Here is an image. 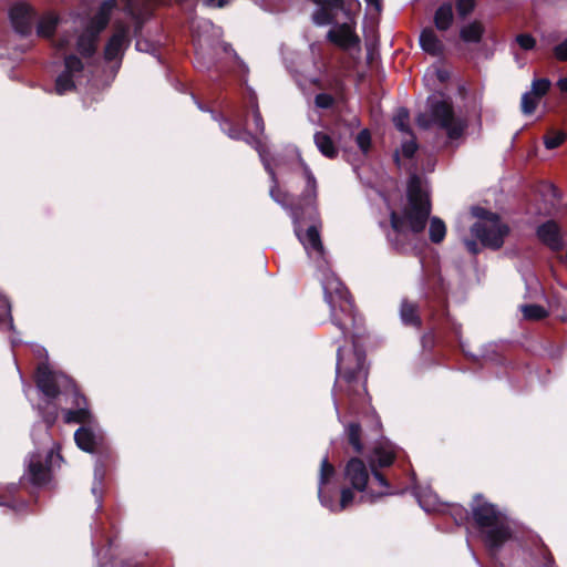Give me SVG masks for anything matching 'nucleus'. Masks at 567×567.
Instances as JSON below:
<instances>
[{
	"label": "nucleus",
	"instance_id": "1",
	"mask_svg": "<svg viewBox=\"0 0 567 567\" xmlns=\"http://www.w3.org/2000/svg\"><path fill=\"white\" fill-rule=\"evenodd\" d=\"M221 130L233 140H243L252 146L259 154L265 169L274 183L270 188V197L286 209L293 224V233L302 245L309 260L322 274L321 285L324 300L330 309V320L344 337L350 324L355 323L353 305L349 292L339 278L329 269L327 250L321 240V220L316 207L317 182L309 167L303 164L306 186L298 205L291 206L286 193H281L274 168L268 158V150L265 143L245 130L233 127L228 122L221 124Z\"/></svg>",
	"mask_w": 567,
	"mask_h": 567
},
{
	"label": "nucleus",
	"instance_id": "2",
	"mask_svg": "<svg viewBox=\"0 0 567 567\" xmlns=\"http://www.w3.org/2000/svg\"><path fill=\"white\" fill-rule=\"evenodd\" d=\"M37 386L49 399H55L62 392L73 393L74 409L64 411L65 423H81L74 433L79 449L95 453L103 445L104 434L87 409L86 399L81 395L73 381L62 372H54L47 361L39 363L37 369Z\"/></svg>",
	"mask_w": 567,
	"mask_h": 567
},
{
	"label": "nucleus",
	"instance_id": "3",
	"mask_svg": "<svg viewBox=\"0 0 567 567\" xmlns=\"http://www.w3.org/2000/svg\"><path fill=\"white\" fill-rule=\"evenodd\" d=\"M394 458L395 447L388 441L380 442L370 454L371 473L374 482L382 488L380 491H374L372 486L368 487L370 474L362 460L352 457L348 461L343 472L344 480L353 489L362 493L360 502L374 503L382 496L394 494L390 491L386 478L378 471V468L390 466Z\"/></svg>",
	"mask_w": 567,
	"mask_h": 567
},
{
	"label": "nucleus",
	"instance_id": "4",
	"mask_svg": "<svg viewBox=\"0 0 567 567\" xmlns=\"http://www.w3.org/2000/svg\"><path fill=\"white\" fill-rule=\"evenodd\" d=\"M431 214V203L426 183L417 175H412L408 183V205L402 215L391 212V226L395 238L392 239L396 249L406 251L408 247L402 243L421 233Z\"/></svg>",
	"mask_w": 567,
	"mask_h": 567
},
{
	"label": "nucleus",
	"instance_id": "5",
	"mask_svg": "<svg viewBox=\"0 0 567 567\" xmlns=\"http://www.w3.org/2000/svg\"><path fill=\"white\" fill-rule=\"evenodd\" d=\"M472 514L486 547L495 555L512 538L513 532L508 518L481 496L474 498Z\"/></svg>",
	"mask_w": 567,
	"mask_h": 567
},
{
	"label": "nucleus",
	"instance_id": "6",
	"mask_svg": "<svg viewBox=\"0 0 567 567\" xmlns=\"http://www.w3.org/2000/svg\"><path fill=\"white\" fill-rule=\"evenodd\" d=\"M427 112L416 117L417 125L422 128L437 126L444 130L451 140L461 137L467 127V121L457 115L450 100L442 95L433 94L427 99Z\"/></svg>",
	"mask_w": 567,
	"mask_h": 567
},
{
	"label": "nucleus",
	"instance_id": "7",
	"mask_svg": "<svg viewBox=\"0 0 567 567\" xmlns=\"http://www.w3.org/2000/svg\"><path fill=\"white\" fill-rule=\"evenodd\" d=\"M367 377L368 369L364 353L354 347L353 351L346 355L344 350L339 347L336 386L341 388L342 383H346L349 395H361V393L367 392Z\"/></svg>",
	"mask_w": 567,
	"mask_h": 567
},
{
	"label": "nucleus",
	"instance_id": "8",
	"mask_svg": "<svg viewBox=\"0 0 567 567\" xmlns=\"http://www.w3.org/2000/svg\"><path fill=\"white\" fill-rule=\"evenodd\" d=\"M472 214L478 220L471 227V233L483 246L498 249L504 245L509 227L503 223L499 216L483 207H473Z\"/></svg>",
	"mask_w": 567,
	"mask_h": 567
},
{
	"label": "nucleus",
	"instance_id": "9",
	"mask_svg": "<svg viewBox=\"0 0 567 567\" xmlns=\"http://www.w3.org/2000/svg\"><path fill=\"white\" fill-rule=\"evenodd\" d=\"M61 461L62 456L54 446L45 450L37 449L25 458L21 480L37 487L44 486L51 481L53 467Z\"/></svg>",
	"mask_w": 567,
	"mask_h": 567
},
{
	"label": "nucleus",
	"instance_id": "10",
	"mask_svg": "<svg viewBox=\"0 0 567 567\" xmlns=\"http://www.w3.org/2000/svg\"><path fill=\"white\" fill-rule=\"evenodd\" d=\"M116 7L115 0H104L97 13L76 38V49L85 58L95 53L99 34L107 25L110 17Z\"/></svg>",
	"mask_w": 567,
	"mask_h": 567
},
{
	"label": "nucleus",
	"instance_id": "11",
	"mask_svg": "<svg viewBox=\"0 0 567 567\" xmlns=\"http://www.w3.org/2000/svg\"><path fill=\"white\" fill-rule=\"evenodd\" d=\"M337 472L324 456L320 462L318 477V497L322 506H332V495L336 493Z\"/></svg>",
	"mask_w": 567,
	"mask_h": 567
},
{
	"label": "nucleus",
	"instance_id": "12",
	"mask_svg": "<svg viewBox=\"0 0 567 567\" xmlns=\"http://www.w3.org/2000/svg\"><path fill=\"white\" fill-rule=\"evenodd\" d=\"M65 70L56 78L55 92L63 95L75 86V80L81 75L83 64L81 60L71 54L64 59Z\"/></svg>",
	"mask_w": 567,
	"mask_h": 567
},
{
	"label": "nucleus",
	"instance_id": "13",
	"mask_svg": "<svg viewBox=\"0 0 567 567\" xmlns=\"http://www.w3.org/2000/svg\"><path fill=\"white\" fill-rule=\"evenodd\" d=\"M130 27L126 24H116L113 35L105 45V60H121L125 50L130 47Z\"/></svg>",
	"mask_w": 567,
	"mask_h": 567
},
{
	"label": "nucleus",
	"instance_id": "14",
	"mask_svg": "<svg viewBox=\"0 0 567 567\" xmlns=\"http://www.w3.org/2000/svg\"><path fill=\"white\" fill-rule=\"evenodd\" d=\"M10 20L18 33L29 34L33 28L35 12L27 3H17L10 9Z\"/></svg>",
	"mask_w": 567,
	"mask_h": 567
},
{
	"label": "nucleus",
	"instance_id": "15",
	"mask_svg": "<svg viewBox=\"0 0 567 567\" xmlns=\"http://www.w3.org/2000/svg\"><path fill=\"white\" fill-rule=\"evenodd\" d=\"M190 28L196 37L199 50H204L205 47H212L213 41L221 37V30L206 19L194 20Z\"/></svg>",
	"mask_w": 567,
	"mask_h": 567
},
{
	"label": "nucleus",
	"instance_id": "16",
	"mask_svg": "<svg viewBox=\"0 0 567 567\" xmlns=\"http://www.w3.org/2000/svg\"><path fill=\"white\" fill-rule=\"evenodd\" d=\"M328 39L342 49H351L359 43V38L354 33L353 22L351 21L331 28L328 32Z\"/></svg>",
	"mask_w": 567,
	"mask_h": 567
},
{
	"label": "nucleus",
	"instance_id": "17",
	"mask_svg": "<svg viewBox=\"0 0 567 567\" xmlns=\"http://www.w3.org/2000/svg\"><path fill=\"white\" fill-rule=\"evenodd\" d=\"M317 9L312 19L317 25H326L333 21L336 11L343 10V0H313Z\"/></svg>",
	"mask_w": 567,
	"mask_h": 567
},
{
	"label": "nucleus",
	"instance_id": "18",
	"mask_svg": "<svg viewBox=\"0 0 567 567\" xmlns=\"http://www.w3.org/2000/svg\"><path fill=\"white\" fill-rule=\"evenodd\" d=\"M538 238L549 246L553 250H559L563 247L561 236L558 226L554 221H547L537 228Z\"/></svg>",
	"mask_w": 567,
	"mask_h": 567
},
{
	"label": "nucleus",
	"instance_id": "19",
	"mask_svg": "<svg viewBox=\"0 0 567 567\" xmlns=\"http://www.w3.org/2000/svg\"><path fill=\"white\" fill-rule=\"evenodd\" d=\"M422 50L433 56H440L444 52V44L431 28H425L420 34Z\"/></svg>",
	"mask_w": 567,
	"mask_h": 567
},
{
	"label": "nucleus",
	"instance_id": "20",
	"mask_svg": "<svg viewBox=\"0 0 567 567\" xmlns=\"http://www.w3.org/2000/svg\"><path fill=\"white\" fill-rule=\"evenodd\" d=\"M413 494L417 499L419 505L425 511V512H434L437 509L439 506V498L437 496L432 492L431 488H420L414 486L413 487Z\"/></svg>",
	"mask_w": 567,
	"mask_h": 567
},
{
	"label": "nucleus",
	"instance_id": "21",
	"mask_svg": "<svg viewBox=\"0 0 567 567\" xmlns=\"http://www.w3.org/2000/svg\"><path fill=\"white\" fill-rule=\"evenodd\" d=\"M454 14L451 3L440 6L434 14V23L437 30L446 31L453 23Z\"/></svg>",
	"mask_w": 567,
	"mask_h": 567
},
{
	"label": "nucleus",
	"instance_id": "22",
	"mask_svg": "<svg viewBox=\"0 0 567 567\" xmlns=\"http://www.w3.org/2000/svg\"><path fill=\"white\" fill-rule=\"evenodd\" d=\"M315 144L322 155L333 158L338 155V148L332 138L323 132H317L313 136Z\"/></svg>",
	"mask_w": 567,
	"mask_h": 567
},
{
	"label": "nucleus",
	"instance_id": "23",
	"mask_svg": "<svg viewBox=\"0 0 567 567\" xmlns=\"http://www.w3.org/2000/svg\"><path fill=\"white\" fill-rule=\"evenodd\" d=\"M483 24L478 21H473L462 27L460 37L466 43H478L483 37Z\"/></svg>",
	"mask_w": 567,
	"mask_h": 567
},
{
	"label": "nucleus",
	"instance_id": "24",
	"mask_svg": "<svg viewBox=\"0 0 567 567\" xmlns=\"http://www.w3.org/2000/svg\"><path fill=\"white\" fill-rule=\"evenodd\" d=\"M400 317L404 324L419 327L421 324L417 315L416 306L414 303L403 301L400 309Z\"/></svg>",
	"mask_w": 567,
	"mask_h": 567
},
{
	"label": "nucleus",
	"instance_id": "25",
	"mask_svg": "<svg viewBox=\"0 0 567 567\" xmlns=\"http://www.w3.org/2000/svg\"><path fill=\"white\" fill-rule=\"evenodd\" d=\"M446 235V226L444 221L439 217H432L430 219L429 236L432 243L440 244L443 241Z\"/></svg>",
	"mask_w": 567,
	"mask_h": 567
},
{
	"label": "nucleus",
	"instance_id": "26",
	"mask_svg": "<svg viewBox=\"0 0 567 567\" xmlns=\"http://www.w3.org/2000/svg\"><path fill=\"white\" fill-rule=\"evenodd\" d=\"M349 444L355 453H361L363 444L361 442V427L358 423H349L344 430Z\"/></svg>",
	"mask_w": 567,
	"mask_h": 567
},
{
	"label": "nucleus",
	"instance_id": "27",
	"mask_svg": "<svg viewBox=\"0 0 567 567\" xmlns=\"http://www.w3.org/2000/svg\"><path fill=\"white\" fill-rule=\"evenodd\" d=\"M58 25V18L51 13L43 16L37 27V32L40 37H51Z\"/></svg>",
	"mask_w": 567,
	"mask_h": 567
},
{
	"label": "nucleus",
	"instance_id": "28",
	"mask_svg": "<svg viewBox=\"0 0 567 567\" xmlns=\"http://www.w3.org/2000/svg\"><path fill=\"white\" fill-rule=\"evenodd\" d=\"M352 489H353L352 487L351 488L343 487L340 492V494H341L340 502L337 504L332 499V506H326V507L329 508L331 512H341V511L348 508L354 501V493Z\"/></svg>",
	"mask_w": 567,
	"mask_h": 567
},
{
	"label": "nucleus",
	"instance_id": "29",
	"mask_svg": "<svg viewBox=\"0 0 567 567\" xmlns=\"http://www.w3.org/2000/svg\"><path fill=\"white\" fill-rule=\"evenodd\" d=\"M520 311L525 319L528 320H540L547 317V310L539 305H523Z\"/></svg>",
	"mask_w": 567,
	"mask_h": 567
},
{
	"label": "nucleus",
	"instance_id": "30",
	"mask_svg": "<svg viewBox=\"0 0 567 567\" xmlns=\"http://www.w3.org/2000/svg\"><path fill=\"white\" fill-rule=\"evenodd\" d=\"M3 326H8L10 330H13L10 303L7 298L0 293V328Z\"/></svg>",
	"mask_w": 567,
	"mask_h": 567
},
{
	"label": "nucleus",
	"instance_id": "31",
	"mask_svg": "<svg viewBox=\"0 0 567 567\" xmlns=\"http://www.w3.org/2000/svg\"><path fill=\"white\" fill-rule=\"evenodd\" d=\"M540 96L533 93L525 92L522 96L520 107L522 112L526 115L533 114L539 104Z\"/></svg>",
	"mask_w": 567,
	"mask_h": 567
},
{
	"label": "nucleus",
	"instance_id": "32",
	"mask_svg": "<svg viewBox=\"0 0 567 567\" xmlns=\"http://www.w3.org/2000/svg\"><path fill=\"white\" fill-rule=\"evenodd\" d=\"M409 111L404 107H401L396 111L393 117V123L400 132L410 134L411 132L409 130Z\"/></svg>",
	"mask_w": 567,
	"mask_h": 567
},
{
	"label": "nucleus",
	"instance_id": "33",
	"mask_svg": "<svg viewBox=\"0 0 567 567\" xmlns=\"http://www.w3.org/2000/svg\"><path fill=\"white\" fill-rule=\"evenodd\" d=\"M104 477V468L101 463H96L94 468V482L92 485V493L94 496H96L99 502V507H101V485Z\"/></svg>",
	"mask_w": 567,
	"mask_h": 567
},
{
	"label": "nucleus",
	"instance_id": "34",
	"mask_svg": "<svg viewBox=\"0 0 567 567\" xmlns=\"http://www.w3.org/2000/svg\"><path fill=\"white\" fill-rule=\"evenodd\" d=\"M566 140V134L561 131H553L544 137V144L547 150H554L561 145Z\"/></svg>",
	"mask_w": 567,
	"mask_h": 567
},
{
	"label": "nucleus",
	"instance_id": "35",
	"mask_svg": "<svg viewBox=\"0 0 567 567\" xmlns=\"http://www.w3.org/2000/svg\"><path fill=\"white\" fill-rule=\"evenodd\" d=\"M550 87V81L548 79H535L532 82V89L528 93H533L543 97Z\"/></svg>",
	"mask_w": 567,
	"mask_h": 567
},
{
	"label": "nucleus",
	"instance_id": "36",
	"mask_svg": "<svg viewBox=\"0 0 567 567\" xmlns=\"http://www.w3.org/2000/svg\"><path fill=\"white\" fill-rule=\"evenodd\" d=\"M250 105H251V113H252V120H254L255 128L260 134H264V132H265V124H264V120H262V117H261V115L259 113L258 105H257L255 96L250 97Z\"/></svg>",
	"mask_w": 567,
	"mask_h": 567
},
{
	"label": "nucleus",
	"instance_id": "37",
	"mask_svg": "<svg viewBox=\"0 0 567 567\" xmlns=\"http://www.w3.org/2000/svg\"><path fill=\"white\" fill-rule=\"evenodd\" d=\"M406 135L408 137L402 142L401 151L405 157L410 158L416 152L417 145L411 133Z\"/></svg>",
	"mask_w": 567,
	"mask_h": 567
},
{
	"label": "nucleus",
	"instance_id": "38",
	"mask_svg": "<svg viewBox=\"0 0 567 567\" xmlns=\"http://www.w3.org/2000/svg\"><path fill=\"white\" fill-rule=\"evenodd\" d=\"M357 144L359 146V148L363 152V153H367L369 147H370V144H371V136H370V133L368 130H362L358 135H357Z\"/></svg>",
	"mask_w": 567,
	"mask_h": 567
},
{
	"label": "nucleus",
	"instance_id": "39",
	"mask_svg": "<svg viewBox=\"0 0 567 567\" xmlns=\"http://www.w3.org/2000/svg\"><path fill=\"white\" fill-rule=\"evenodd\" d=\"M334 99L328 93H319L315 97V104L320 109H329L333 105Z\"/></svg>",
	"mask_w": 567,
	"mask_h": 567
},
{
	"label": "nucleus",
	"instance_id": "40",
	"mask_svg": "<svg viewBox=\"0 0 567 567\" xmlns=\"http://www.w3.org/2000/svg\"><path fill=\"white\" fill-rule=\"evenodd\" d=\"M135 48L140 52H146L152 55H156L157 49L156 47L151 43L148 40L145 39H137L135 43Z\"/></svg>",
	"mask_w": 567,
	"mask_h": 567
},
{
	"label": "nucleus",
	"instance_id": "41",
	"mask_svg": "<svg viewBox=\"0 0 567 567\" xmlns=\"http://www.w3.org/2000/svg\"><path fill=\"white\" fill-rule=\"evenodd\" d=\"M474 0H456L458 14L465 17L474 9Z\"/></svg>",
	"mask_w": 567,
	"mask_h": 567
},
{
	"label": "nucleus",
	"instance_id": "42",
	"mask_svg": "<svg viewBox=\"0 0 567 567\" xmlns=\"http://www.w3.org/2000/svg\"><path fill=\"white\" fill-rule=\"evenodd\" d=\"M516 41L524 50H530L535 47V39L529 34H519L516 37Z\"/></svg>",
	"mask_w": 567,
	"mask_h": 567
},
{
	"label": "nucleus",
	"instance_id": "43",
	"mask_svg": "<svg viewBox=\"0 0 567 567\" xmlns=\"http://www.w3.org/2000/svg\"><path fill=\"white\" fill-rule=\"evenodd\" d=\"M73 38L74 37L72 34H68V33L62 34L55 43L56 49L58 50H66L68 48H70V45L73 41Z\"/></svg>",
	"mask_w": 567,
	"mask_h": 567
},
{
	"label": "nucleus",
	"instance_id": "44",
	"mask_svg": "<svg viewBox=\"0 0 567 567\" xmlns=\"http://www.w3.org/2000/svg\"><path fill=\"white\" fill-rule=\"evenodd\" d=\"M554 52L558 60L567 61V39L557 44L554 49Z\"/></svg>",
	"mask_w": 567,
	"mask_h": 567
},
{
	"label": "nucleus",
	"instance_id": "45",
	"mask_svg": "<svg viewBox=\"0 0 567 567\" xmlns=\"http://www.w3.org/2000/svg\"><path fill=\"white\" fill-rule=\"evenodd\" d=\"M56 416H58L56 412H53V413H50V414H47L43 416V420L47 423V427L43 430L44 436H49L48 427L54 423Z\"/></svg>",
	"mask_w": 567,
	"mask_h": 567
},
{
	"label": "nucleus",
	"instance_id": "46",
	"mask_svg": "<svg viewBox=\"0 0 567 567\" xmlns=\"http://www.w3.org/2000/svg\"><path fill=\"white\" fill-rule=\"evenodd\" d=\"M32 351L37 355V358H39V359L43 358V359L47 360L48 353H47V350L43 347H41L39 344H32Z\"/></svg>",
	"mask_w": 567,
	"mask_h": 567
},
{
	"label": "nucleus",
	"instance_id": "47",
	"mask_svg": "<svg viewBox=\"0 0 567 567\" xmlns=\"http://www.w3.org/2000/svg\"><path fill=\"white\" fill-rule=\"evenodd\" d=\"M467 250L474 255H476L478 252V245L475 240H470V239H466L464 241Z\"/></svg>",
	"mask_w": 567,
	"mask_h": 567
},
{
	"label": "nucleus",
	"instance_id": "48",
	"mask_svg": "<svg viewBox=\"0 0 567 567\" xmlns=\"http://www.w3.org/2000/svg\"><path fill=\"white\" fill-rule=\"evenodd\" d=\"M228 2V0H205V3L209 7H215V8H221L224 7L226 3Z\"/></svg>",
	"mask_w": 567,
	"mask_h": 567
},
{
	"label": "nucleus",
	"instance_id": "49",
	"mask_svg": "<svg viewBox=\"0 0 567 567\" xmlns=\"http://www.w3.org/2000/svg\"><path fill=\"white\" fill-rule=\"evenodd\" d=\"M557 86L564 93H567V78H561L557 82Z\"/></svg>",
	"mask_w": 567,
	"mask_h": 567
},
{
	"label": "nucleus",
	"instance_id": "50",
	"mask_svg": "<svg viewBox=\"0 0 567 567\" xmlns=\"http://www.w3.org/2000/svg\"><path fill=\"white\" fill-rule=\"evenodd\" d=\"M0 505L1 506H8L10 508H13V509H17V507L14 506L13 502H10V501H6L3 497L0 496Z\"/></svg>",
	"mask_w": 567,
	"mask_h": 567
},
{
	"label": "nucleus",
	"instance_id": "51",
	"mask_svg": "<svg viewBox=\"0 0 567 567\" xmlns=\"http://www.w3.org/2000/svg\"><path fill=\"white\" fill-rule=\"evenodd\" d=\"M365 2L369 6H373L375 8V10H378V11L381 9L380 0H365Z\"/></svg>",
	"mask_w": 567,
	"mask_h": 567
},
{
	"label": "nucleus",
	"instance_id": "52",
	"mask_svg": "<svg viewBox=\"0 0 567 567\" xmlns=\"http://www.w3.org/2000/svg\"><path fill=\"white\" fill-rule=\"evenodd\" d=\"M544 567H555L551 558H547Z\"/></svg>",
	"mask_w": 567,
	"mask_h": 567
},
{
	"label": "nucleus",
	"instance_id": "53",
	"mask_svg": "<svg viewBox=\"0 0 567 567\" xmlns=\"http://www.w3.org/2000/svg\"><path fill=\"white\" fill-rule=\"evenodd\" d=\"M223 50H224L225 52H228V51L230 50V45H229V44H227V43H223Z\"/></svg>",
	"mask_w": 567,
	"mask_h": 567
},
{
	"label": "nucleus",
	"instance_id": "54",
	"mask_svg": "<svg viewBox=\"0 0 567 567\" xmlns=\"http://www.w3.org/2000/svg\"><path fill=\"white\" fill-rule=\"evenodd\" d=\"M334 410L337 412L338 419L340 420L339 408H338V403L336 400H334Z\"/></svg>",
	"mask_w": 567,
	"mask_h": 567
},
{
	"label": "nucleus",
	"instance_id": "55",
	"mask_svg": "<svg viewBox=\"0 0 567 567\" xmlns=\"http://www.w3.org/2000/svg\"><path fill=\"white\" fill-rule=\"evenodd\" d=\"M196 66H197V68H205V66L200 63V61H199V59H198V58H197V61H196Z\"/></svg>",
	"mask_w": 567,
	"mask_h": 567
},
{
	"label": "nucleus",
	"instance_id": "56",
	"mask_svg": "<svg viewBox=\"0 0 567 567\" xmlns=\"http://www.w3.org/2000/svg\"><path fill=\"white\" fill-rule=\"evenodd\" d=\"M439 76H440V79H441V80H443L444 74H441V73H440V74H439Z\"/></svg>",
	"mask_w": 567,
	"mask_h": 567
}]
</instances>
